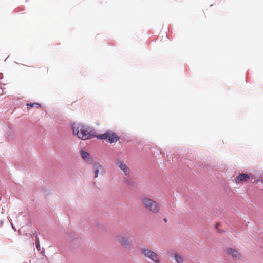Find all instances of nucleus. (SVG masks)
I'll use <instances>...</instances> for the list:
<instances>
[{
    "instance_id": "f8f14e48",
    "label": "nucleus",
    "mask_w": 263,
    "mask_h": 263,
    "mask_svg": "<svg viewBox=\"0 0 263 263\" xmlns=\"http://www.w3.org/2000/svg\"><path fill=\"white\" fill-rule=\"evenodd\" d=\"M27 106L28 109H30L32 107H35L37 108H40L41 107V105L38 103H27Z\"/></svg>"
},
{
    "instance_id": "2eb2a0df",
    "label": "nucleus",
    "mask_w": 263,
    "mask_h": 263,
    "mask_svg": "<svg viewBox=\"0 0 263 263\" xmlns=\"http://www.w3.org/2000/svg\"><path fill=\"white\" fill-rule=\"evenodd\" d=\"M164 221H165V222H167V219H166V218H164Z\"/></svg>"
},
{
    "instance_id": "f03ea898",
    "label": "nucleus",
    "mask_w": 263,
    "mask_h": 263,
    "mask_svg": "<svg viewBox=\"0 0 263 263\" xmlns=\"http://www.w3.org/2000/svg\"><path fill=\"white\" fill-rule=\"evenodd\" d=\"M140 202L144 208L152 213H158L160 212V204L150 198L142 197L140 199Z\"/></svg>"
},
{
    "instance_id": "1a4fd4ad",
    "label": "nucleus",
    "mask_w": 263,
    "mask_h": 263,
    "mask_svg": "<svg viewBox=\"0 0 263 263\" xmlns=\"http://www.w3.org/2000/svg\"><path fill=\"white\" fill-rule=\"evenodd\" d=\"M81 155L83 159L88 163H92V159L90 156L89 153L84 151H81Z\"/></svg>"
},
{
    "instance_id": "39448f33",
    "label": "nucleus",
    "mask_w": 263,
    "mask_h": 263,
    "mask_svg": "<svg viewBox=\"0 0 263 263\" xmlns=\"http://www.w3.org/2000/svg\"><path fill=\"white\" fill-rule=\"evenodd\" d=\"M225 252L227 255L231 257L234 260H239L242 258V255L238 250L231 248L227 247L225 249Z\"/></svg>"
},
{
    "instance_id": "ddd939ff",
    "label": "nucleus",
    "mask_w": 263,
    "mask_h": 263,
    "mask_svg": "<svg viewBox=\"0 0 263 263\" xmlns=\"http://www.w3.org/2000/svg\"><path fill=\"white\" fill-rule=\"evenodd\" d=\"M35 245H36V249L38 250V251H40V245L39 239L37 238L35 239Z\"/></svg>"
},
{
    "instance_id": "7ed1b4c3",
    "label": "nucleus",
    "mask_w": 263,
    "mask_h": 263,
    "mask_svg": "<svg viewBox=\"0 0 263 263\" xmlns=\"http://www.w3.org/2000/svg\"><path fill=\"white\" fill-rule=\"evenodd\" d=\"M141 253L145 257L148 258L155 263H159V257L156 253L147 248H142L141 249Z\"/></svg>"
},
{
    "instance_id": "f257e3e1",
    "label": "nucleus",
    "mask_w": 263,
    "mask_h": 263,
    "mask_svg": "<svg viewBox=\"0 0 263 263\" xmlns=\"http://www.w3.org/2000/svg\"><path fill=\"white\" fill-rule=\"evenodd\" d=\"M72 127L73 134L82 140L89 139L95 136V132L91 128L82 124L73 123Z\"/></svg>"
},
{
    "instance_id": "20e7f679",
    "label": "nucleus",
    "mask_w": 263,
    "mask_h": 263,
    "mask_svg": "<svg viewBox=\"0 0 263 263\" xmlns=\"http://www.w3.org/2000/svg\"><path fill=\"white\" fill-rule=\"evenodd\" d=\"M96 137L99 139H105L107 140L111 143L116 142L119 140V137L118 136L110 132H107L103 134L97 135Z\"/></svg>"
},
{
    "instance_id": "6e6552de",
    "label": "nucleus",
    "mask_w": 263,
    "mask_h": 263,
    "mask_svg": "<svg viewBox=\"0 0 263 263\" xmlns=\"http://www.w3.org/2000/svg\"><path fill=\"white\" fill-rule=\"evenodd\" d=\"M250 177L249 175L245 173L240 174L235 179L236 183H241L244 182H247L249 180Z\"/></svg>"
},
{
    "instance_id": "0eeeda50",
    "label": "nucleus",
    "mask_w": 263,
    "mask_h": 263,
    "mask_svg": "<svg viewBox=\"0 0 263 263\" xmlns=\"http://www.w3.org/2000/svg\"><path fill=\"white\" fill-rule=\"evenodd\" d=\"M116 165L122 170L126 176L130 174V169L123 160L121 159H117L115 162Z\"/></svg>"
},
{
    "instance_id": "9d476101",
    "label": "nucleus",
    "mask_w": 263,
    "mask_h": 263,
    "mask_svg": "<svg viewBox=\"0 0 263 263\" xmlns=\"http://www.w3.org/2000/svg\"><path fill=\"white\" fill-rule=\"evenodd\" d=\"M93 170L95 171V177L96 178L98 177V173L100 171H102L103 170L102 166L98 163H95L93 164Z\"/></svg>"
},
{
    "instance_id": "4468645a",
    "label": "nucleus",
    "mask_w": 263,
    "mask_h": 263,
    "mask_svg": "<svg viewBox=\"0 0 263 263\" xmlns=\"http://www.w3.org/2000/svg\"><path fill=\"white\" fill-rule=\"evenodd\" d=\"M219 225H220V223H219V222L217 223L215 225V228L217 229L218 227H219Z\"/></svg>"
},
{
    "instance_id": "423d86ee",
    "label": "nucleus",
    "mask_w": 263,
    "mask_h": 263,
    "mask_svg": "<svg viewBox=\"0 0 263 263\" xmlns=\"http://www.w3.org/2000/svg\"><path fill=\"white\" fill-rule=\"evenodd\" d=\"M119 243L124 248L130 249L132 247V240L126 236L121 235L117 237Z\"/></svg>"
},
{
    "instance_id": "9b49d317",
    "label": "nucleus",
    "mask_w": 263,
    "mask_h": 263,
    "mask_svg": "<svg viewBox=\"0 0 263 263\" xmlns=\"http://www.w3.org/2000/svg\"><path fill=\"white\" fill-rule=\"evenodd\" d=\"M174 258L177 263H183V259L182 257L178 253L175 252L174 253Z\"/></svg>"
}]
</instances>
